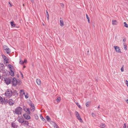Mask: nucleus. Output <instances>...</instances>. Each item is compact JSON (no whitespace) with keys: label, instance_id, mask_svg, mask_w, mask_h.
Wrapping results in <instances>:
<instances>
[{"label":"nucleus","instance_id":"nucleus-1","mask_svg":"<svg viewBox=\"0 0 128 128\" xmlns=\"http://www.w3.org/2000/svg\"><path fill=\"white\" fill-rule=\"evenodd\" d=\"M22 110V108L20 107H18L16 108L15 111H13V113L18 115L21 114Z\"/></svg>","mask_w":128,"mask_h":128},{"label":"nucleus","instance_id":"nucleus-2","mask_svg":"<svg viewBox=\"0 0 128 128\" xmlns=\"http://www.w3.org/2000/svg\"><path fill=\"white\" fill-rule=\"evenodd\" d=\"M5 96L8 98L10 97L12 95V92L10 89H8L4 94Z\"/></svg>","mask_w":128,"mask_h":128},{"label":"nucleus","instance_id":"nucleus-3","mask_svg":"<svg viewBox=\"0 0 128 128\" xmlns=\"http://www.w3.org/2000/svg\"><path fill=\"white\" fill-rule=\"evenodd\" d=\"M18 82V81L14 77L13 78L11 82L12 84V86L15 87L16 85Z\"/></svg>","mask_w":128,"mask_h":128},{"label":"nucleus","instance_id":"nucleus-4","mask_svg":"<svg viewBox=\"0 0 128 128\" xmlns=\"http://www.w3.org/2000/svg\"><path fill=\"white\" fill-rule=\"evenodd\" d=\"M4 78V81L5 83H6L7 85H8L11 83V78Z\"/></svg>","mask_w":128,"mask_h":128},{"label":"nucleus","instance_id":"nucleus-5","mask_svg":"<svg viewBox=\"0 0 128 128\" xmlns=\"http://www.w3.org/2000/svg\"><path fill=\"white\" fill-rule=\"evenodd\" d=\"M29 104L31 106V108H30V110L32 111V112H34L35 110V107L34 104L32 103V102L30 101V102L29 103Z\"/></svg>","mask_w":128,"mask_h":128},{"label":"nucleus","instance_id":"nucleus-6","mask_svg":"<svg viewBox=\"0 0 128 128\" xmlns=\"http://www.w3.org/2000/svg\"><path fill=\"white\" fill-rule=\"evenodd\" d=\"M23 108L25 112H27L28 114H30V109L29 108H27L25 106H24Z\"/></svg>","mask_w":128,"mask_h":128},{"label":"nucleus","instance_id":"nucleus-7","mask_svg":"<svg viewBox=\"0 0 128 128\" xmlns=\"http://www.w3.org/2000/svg\"><path fill=\"white\" fill-rule=\"evenodd\" d=\"M27 114H28L27 113L26 114H23V116L24 118L26 120H30V119L31 117L28 114V115Z\"/></svg>","mask_w":128,"mask_h":128},{"label":"nucleus","instance_id":"nucleus-8","mask_svg":"<svg viewBox=\"0 0 128 128\" xmlns=\"http://www.w3.org/2000/svg\"><path fill=\"white\" fill-rule=\"evenodd\" d=\"M23 125L24 126L26 127L30 126H29V124L28 121L26 120L24 121V122L22 123Z\"/></svg>","mask_w":128,"mask_h":128},{"label":"nucleus","instance_id":"nucleus-9","mask_svg":"<svg viewBox=\"0 0 128 128\" xmlns=\"http://www.w3.org/2000/svg\"><path fill=\"white\" fill-rule=\"evenodd\" d=\"M7 103H8L10 106H12L14 104V101L11 99H9V100H8Z\"/></svg>","mask_w":128,"mask_h":128},{"label":"nucleus","instance_id":"nucleus-10","mask_svg":"<svg viewBox=\"0 0 128 128\" xmlns=\"http://www.w3.org/2000/svg\"><path fill=\"white\" fill-rule=\"evenodd\" d=\"M114 48L115 49L116 52H118L121 53L120 49L119 47L117 46H114Z\"/></svg>","mask_w":128,"mask_h":128},{"label":"nucleus","instance_id":"nucleus-11","mask_svg":"<svg viewBox=\"0 0 128 128\" xmlns=\"http://www.w3.org/2000/svg\"><path fill=\"white\" fill-rule=\"evenodd\" d=\"M12 127L14 128H17L18 127V125H17L15 123L12 122L11 124Z\"/></svg>","mask_w":128,"mask_h":128},{"label":"nucleus","instance_id":"nucleus-12","mask_svg":"<svg viewBox=\"0 0 128 128\" xmlns=\"http://www.w3.org/2000/svg\"><path fill=\"white\" fill-rule=\"evenodd\" d=\"M8 66L9 68L10 69V71H11V70H14V68L13 66L10 64H9L8 65Z\"/></svg>","mask_w":128,"mask_h":128},{"label":"nucleus","instance_id":"nucleus-13","mask_svg":"<svg viewBox=\"0 0 128 128\" xmlns=\"http://www.w3.org/2000/svg\"><path fill=\"white\" fill-rule=\"evenodd\" d=\"M4 69V64H0V69L3 70Z\"/></svg>","mask_w":128,"mask_h":128},{"label":"nucleus","instance_id":"nucleus-14","mask_svg":"<svg viewBox=\"0 0 128 128\" xmlns=\"http://www.w3.org/2000/svg\"><path fill=\"white\" fill-rule=\"evenodd\" d=\"M18 122L22 124L24 122V119L22 117V118H19V119L18 120Z\"/></svg>","mask_w":128,"mask_h":128},{"label":"nucleus","instance_id":"nucleus-15","mask_svg":"<svg viewBox=\"0 0 128 128\" xmlns=\"http://www.w3.org/2000/svg\"><path fill=\"white\" fill-rule=\"evenodd\" d=\"M9 74L12 76H14V73L13 70H11V71L9 72Z\"/></svg>","mask_w":128,"mask_h":128},{"label":"nucleus","instance_id":"nucleus-16","mask_svg":"<svg viewBox=\"0 0 128 128\" xmlns=\"http://www.w3.org/2000/svg\"><path fill=\"white\" fill-rule=\"evenodd\" d=\"M60 26H64V22L62 19L61 18H60Z\"/></svg>","mask_w":128,"mask_h":128},{"label":"nucleus","instance_id":"nucleus-17","mask_svg":"<svg viewBox=\"0 0 128 128\" xmlns=\"http://www.w3.org/2000/svg\"><path fill=\"white\" fill-rule=\"evenodd\" d=\"M18 94L16 90H14V91L12 92V94L13 96L16 95L18 96Z\"/></svg>","mask_w":128,"mask_h":128},{"label":"nucleus","instance_id":"nucleus-18","mask_svg":"<svg viewBox=\"0 0 128 128\" xmlns=\"http://www.w3.org/2000/svg\"><path fill=\"white\" fill-rule=\"evenodd\" d=\"M36 82L37 84L38 85H40L41 84V81L40 79H37L36 80Z\"/></svg>","mask_w":128,"mask_h":128},{"label":"nucleus","instance_id":"nucleus-19","mask_svg":"<svg viewBox=\"0 0 128 128\" xmlns=\"http://www.w3.org/2000/svg\"><path fill=\"white\" fill-rule=\"evenodd\" d=\"M77 119H78V120H80V122L82 123L83 122V121L82 120V119L81 118L80 115L78 116L77 117H76Z\"/></svg>","mask_w":128,"mask_h":128},{"label":"nucleus","instance_id":"nucleus-20","mask_svg":"<svg viewBox=\"0 0 128 128\" xmlns=\"http://www.w3.org/2000/svg\"><path fill=\"white\" fill-rule=\"evenodd\" d=\"M6 50L7 54H9L10 53V50L8 48Z\"/></svg>","mask_w":128,"mask_h":128},{"label":"nucleus","instance_id":"nucleus-21","mask_svg":"<svg viewBox=\"0 0 128 128\" xmlns=\"http://www.w3.org/2000/svg\"><path fill=\"white\" fill-rule=\"evenodd\" d=\"M52 122L53 123L54 128H59L58 126L55 122Z\"/></svg>","mask_w":128,"mask_h":128},{"label":"nucleus","instance_id":"nucleus-22","mask_svg":"<svg viewBox=\"0 0 128 128\" xmlns=\"http://www.w3.org/2000/svg\"><path fill=\"white\" fill-rule=\"evenodd\" d=\"M46 118L48 121L50 122L51 121V119L49 116H46Z\"/></svg>","mask_w":128,"mask_h":128},{"label":"nucleus","instance_id":"nucleus-23","mask_svg":"<svg viewBox=\"0 0 128 128\" xmlns=\"http://www.w3.org/2000/svg\"><path fill=\"white\" fill-rule=\"evenodd\" d=\"M10 24L13 27H16V25L14 24V22L13 21H12L10 22Z\"/></svg>","mask_w":128,"mask_h":128},{"label":"nucleus","instance_id":"nucleus-24","mask_svg":"<svg viewBox=\"0 0 128 128\" xmlns=\"http://www.w3.org/2000/svg\"><path fill=\"white\" fill-rule=\"evenodd\" d=\"M117 21L116 20H113L112 21V24L113 25H116L117 24Z\"/></svg>","mask_w":128,"mask_h":128},{"label":"nucleus","instance_id":"nucleus-25","mask_svg":"<svg viewBox=\"0 0 128 128\" xmlns=\"http://www.w3.org/2000/svg\"><path fill=\"white\" fill-rule=\"evenodd\" d=\"M46 17L47 19L48 20H49V15L48 14V12L47 10H46Z\"/></svg>","mask_w":128,"mask_h":128},{"label":"nucleus","instance_id":"nucleus-26","mask_svg":"<svg viewBox=\"0 0 128 128\" xmlns=\"http://www.w3.org/2000/svg\"><path fill=\"white\" fill-rule=\"evenodd\" d=\"M90 101H88L86 102V105L87 107H88L89 106V104H90Z\"/></svg>","mask_w":128,"mask_h":128},{"label":"nucleus","instance_id":"nucleus-27","mask_svg":"<svg viewBox=\"0 0 128 128\" xmlns=\"http://www.w3.org/2000/svg\"><path fill=\"white\" fill-rule=\"evenodd\" d=\"M40 118L44 122H46V120L44 118L42 115L40 116Z\"/></svg>","mask_w":128,"mask_h":128},{"label":"nucleus","instance_id":"nucleus-28","mask_svg":"<svg viewBox=\"0 0 128 128\" xmlns=\"http://www.w3.org/2000/svg\"><path fill=\"white\" fill-rule=\"evenodd\" d=\"M86 18L87 19H88V23H90V20L89 17L87 14H86Z\"/></svg>","mask_w":128,"mask_h":128},{"label":"nucleus","instance_id":"nucleus-29","mask_svg":"<svg viewBox=\"0 0 128 128\" xmlns=\"http://www.w3.org/2000/svg\"><path fill=\"white\" fill-rule=\"evenodd\" d=\"M123 45L124 46V50H127V46L126 45V44H125V43H123Z\"/></svg>","mask_w":128,"mask_h":128},{"label":"nucleus","instance_id":"nucleus-30","mask_svg":"<svg viewBox=\"0 0 128 128\" xmlns=\"http://www.w3.org/2000/svg\"><path fill=\"white\" fill-rule=\"evenodd\" d=\"M75 114L76 117H77L78 116L80 115L78 112L76 111L75 112Z\"/></svg>","mask_w":128,"mask_h":128},{"label":"nucleus","instance_id":"nucleus-31","mask_svg":"<svg viewBox=\"0 0 128 128\" xmlns=\"http://www.w3.org/2000/svg\"><path fill=\"white\" fill-rule=\"evenodd\" d=\"M61 100L60 98V97H58L56 99V100L58 102H59Z\"/></svg>","mask_w":128,"mask_h":128},{"label":"nucleus","instance_id":"nucleus-32","mask_svg":"<svg viewBox=\"0 0 128 128\" xmlns=\"http://www.w3.org/2000/svg\"><path fill=\"white\" fill-rule=\"evenodd\" d=\"M76 104L77 106L80 108H82L80 106L79 104L77 102H76Z\"/></svg>","mask_w":128,"mask_h":128},{"label":"nucleus","instance_id":"nucleus-33","mask_svg":"<svg viewBox=\"0 0 128 128\" xmlns=\"http://www.w3.org/2000/svg\"><path fill=\"white\" fill-rule=\"evenodd\" d=\"M124 26L126 28H128V25L127 23L126 22H124Z\"/></svg>","mask_w":128,"mask_h":128},{"label":"nucleus","instance_id":"nucleus-34","mask_svg":"<svg viewBox=\"0 0 128 128\" xmlns=\"http://www.w3.org/2000/svg\"><path fill=\"white\" fill-rule=\"evenodd\" d=\"M8 59H6V58L5 60H4V63L6 64H7L9 63L8 62Z\"/></svg>","mask_w":128,"mask_h":128},{"label":"nucleus","instance_id":"nucleus-35","mask_svg":"<svg viewBox=\"0 0 128 128\" xmlns=\"http://www.w3.org/2000/svg\"><path fill=\"white\" fill-rule=\"evenodd\" d=\"M3 48L4 50H6L7 48H8V47L6 46H3Z\"/></svg>","mask_w":128,"mask_h":128},{"label":"nucleus","instance_id":"nucleus-36","mask_svg":"<svg viewBox=\"0 0 128 128\" xmlns=\"http://www.w3.org/2000/svg\"><path fill=\"white\" fill-rule=\"evenodd\" d=\"M2 56L3 58H4V60H5L6 58V57L4 54H2Z\"/></svg>","mask_w":128,"mask_h":128},{"label":"nucleus","instance_id":"nucleus-37","mask_svg":"<svg viewBox=\"0 0 128 128\" xmlns=\"http://www.w3.org/2000/svg\"><path fill=\"white\" fill-rule=\"evenodd\" d=\"M25 98L27 99L28 97V94L27 92L26 93V94L25 95Z\"/></svg>","mask_w":128,"mask_h":128},{"label":"nucleus","instance_id":"nucleus-38","mask_svg":"<svg viewBox=\"0 0 128 128\" xmlns=\"http://www.w3.org/2000/svg\"><path fill=\"white\" fill-rule=\"evenodd\" d=\"M19 63L21 64H23V62L21 60H20L19 62Z\"/></svg>","mask_w":128,"mask_h":128},{"label":"nucleus","instance_id":"nucleus-39","mask_svg":"<svg viewBox=\"0 0 128 128\" xmlns=\"http://www.w3.org/2000/svg\"><path fill=\"white\" fill-rule=\"evenodd\" d=\"M0 102H3V98L0 96Z\"/></svg>","mask_w":128,"mask_h":128},{"label":"nucleus","instance_id":"nucleus-40","mask_svg":"<svg viewBox=\"0 0 128 128\" xmlns=\"http://www.w3.org/2000/svg\"><path fill=\"white\" fill-rule=\"evenodd\" d=\"M4 101H3V102H4V104H6L7 103V102L8 101V100H5V98H4Z\"/></svg>","mask_w":128,"mask_h":128},{"label":"nucleus","instance_id":"nucleus-41","mask_svg":"<svg viewBox=\"0 0 128 128\" xmlns=\"http://www.w3.org/2000/svg\"><path fill=\"white\" fill-rule=\"evenodd\" d=\"M35 116V118L37 120L38 118V116L36 114L34 115Z\"/></svg>","mask_w":128,"mask_h":128},{"label":"nucleus","instance_id":"nucleus-42","mask_svg":"<svg viewBox=\"0 0 128 128\" xmlns=\"http://www.w3.org/2000/svg\"><path fill=\"white\" fill-rule=\"evenodd\" d=\"M124 65H123L121 68V71L122 72H123L124 71Z\"/></svg>","mask_w":128,"mask_h":128},{"label":"nucleus","instance_id":"nucleus-43","mask_svg":"<svg viewBox=\"0 0 128 128\" xmlns=\"http://www.w3.org/2000/svg\"><path fill=\"white\" fill-rule=\"evenodd\" d=\"M20 72L22 76V78H24V76L23 74H22V72L20 71Z\"/></svg>","mask_w":128,"mask_h":128},{"label":"nucleus","instance_id":"nucleus-44","mask_svg":"<svg viewBox=\"0 0 128 128\" xmlns=\"http://www.w3.org/2000/svg\"><path fill=\"white\" fill-rule=\"evenodd\" d=\"M101 126H102V128H104V127H105V124H102V125H101Z\"/></svg>","mask_w":128,"mask_h":128},{"label":"nucleus","instance_id":"nucleus-45","mask_svg":"<svg viewBox=\"0 0 128 128\" xmlns=\"http://www.w3.org/2000/svg\"><path fill=\"white\" fill-rule=\"evenodd\" d=\"M61 6L62 7H64V4L62 3H61L60 4Z\"/></svg>","mask_w":128,"mask_h":128},{"label":"nucleus","instance_id":"nucleus-46","mask_svg":"<svg viewBox=\"0 0 128 128\" xmlns=\"http://www.w3.org/2000/svg\"><path fill=\"white\" fill-rule=\"evenodd\" d=\"M126 128V123H124V126L123 127V128Z\"/></svg>","mask_w":128,"mask_h":128},{"label":"nucleus","instance_id":"nucleus-47","mask_svg":"<svg viewBox=\"0 0 128 128\" xmlns=\"http://www.w3.org/2000/svg\"><path fill=\"white\" fill-rule=\"evenodd\" d=\"M92 115L93 117L96 116V115L93 113H92Z\"/></svg>","mask_w":128,"mask_h":128},{"label":"nucleus","instance_id":"nucleus-48","mask_svg":"<svg viewBox=\"0 0 128 128\" xmlns=\"http://www.w3.org/2000/svg\"><path fill=\"white\" fill-rule=\"evenodd\" d=\"M21 83L22 82L20 81V80L19 81V82L18 81V84L19 85L20 84H21Z\"/></svg>","mask_w":128,"mask_h":128},{"label":"nucleus","instance_id":"nucleus-49","mask_svg":"<svg viewBox=\"0 0 128 128\" xmlns=\"http://www.w3.org/2000/svg\"><path fill=\"white\" fill-rule=\"evenodd\" d=\"M23 62L24 64V63H26L27 62V60H26L25 59Z\"/></svg>","mask_w":128,"mask_h":128},{"label":"nucleus","instance_id":"nucleus-50","mask_svg":"<svg viewBox=\"0 0 128 128\" xmlns=\"http://www.w3.org/2000/svg\"><path fill=\"white\" fill-rule=\"evenodd\" d=\"M126 82L127 86L128 87V81L127 80H126Z\"/></svg>","mask_w":128,"mask_h":128},{"label":"nucleus","instance_id":"nucleus-51","mask_svg":"<svg viewBox=\"0 0 128 128\" xmlns=\"http://www.w3.org/2000/svg\"><path fill=\"white\" fill-rule=\"evenodd\" d=\"M24 92V90H20V92H23V93Z\"/></svg>","mask_w":128,"mask_h":128},{"label":"nucleus","instance_id":"nucleus-52","mask_svg":"<svg viewBox=\"0 0 128 128\" xmlns=\"http://www.w3.org/2000/svg\"><path fill=\"white\" fill-rule=\"evenodd\" d=\"M126 38H124L123 39V41L124 42H126Z\"/></svg>","mask_w":128,"mask_h":128},{"label":"nucleus","instance_id":"nucleus-53","mask_svg":"<svg viewBox=\"0 0 128 128\" xmlns=\"http://www.w3.org/2000/svg\"><path fill=\"white\" fill-rule=\"evenodd\" d=\"M50 123L52 124H53L54 125V124H53V123L52 122H54L53 121H50Z\"/></svg>","mask_w":128,"mask_h":128},{"label":"nucleus","instance_id":"nucleus-54","mask_svg":"<svg viewBox=\"0 0 128 128\" xmlns=\"http://www.w3.org/2000/svg\"><path fill=\"white\" fill-rule=\"evenodd\" d=\"M8 3L10 4V6H9L11 7L12 6V5L10 3V2H8Z\"/></svg>","mask_w":128,"mask_h":128},{"label":"nucleus","instance_id":"nucleus-55","mask_svg":"<svg viewBox=\"0 0 128 128\" xmlns=\"http://www.w3.org/2000/svg\"><path fill=\"white\" fill-rule=\"evenodd\" d=\"M126 102L128 104V99H127L126 100Z\"/></svg>","mask_w":128,"mask_h":128},{"label":"nucleus","instance_id":"nucleus-56","mask_svg":"<svg viewBox=\"0 0 128 128\" xmlns=\"http://www.w3.org/2000/svg\"><path fill=\"white\" fill-rule=\"evenodd\" d=\"M25 92H24L23 93V94H22V95H25Z\"/></svg>","mask_w":128,"mask_h":128},{"label":"nucleus","instance_id":"nucleus-57","mask_svg":"<svg viewBox=\"0 0 128 128\" xmlns=\"http://www.w3.org/2000/svg\"><path fill=\"white\" fill-rule=\"evenodd\" d=\"M98 108H100V106L99 105L98 107Z\"/></svg>","mask_w":128,"mask_h":128},{"label":"nucleus","instance_id":"nucleus-58","mask_svg":"<svg viewBox=\"0 0 128 128\" xmlns=\"http://www.w3.org/2000/svg\"><path fill=\"white\" fill-rule=\"evenodd\" d=\"M89 52V51L88 50V54H87L88 55V52Z\"/></svg>","mask_w":128,"mask_h":128},{"label":"nucleus","instance_id":"nucleus-59","mask_svg":"<svg viewBox=\"0 0 128 128\" xmlns=\"http://www.w3.org/2000/svg\"><path fill=\"white\" fill-rule=\"evenodd\" d=\"M26 67V66H24V68H25Z\"/></svg>","mask_w":128,"mask_h":128},{"label":"nucleus","instance_id":"nucleus-60","mask_svg":"<svg viewBox=\"0 0 128 128\" xmlns=\"http://www.w3.org/2000/svg\"><path fill=\"white\" fill-rule=\"evenodd\" d=\"M127 128H128V125L127 126Z\"/></svg>","mask_w":128,"mask_h":128},{"label":"nucleus","instance_id":"nucleus-61","mask_svg":"<svg viewBox=\"0 0 128 128\" xmlns=\"http://www.w3.org/2000/svg\"><path fill=\"white\" fill-rule=\"evenodd\" d=\"M43 24V25L44 26V24Z\"/></svg>","mask_w":128,"mask_h":128}]
</instances>
